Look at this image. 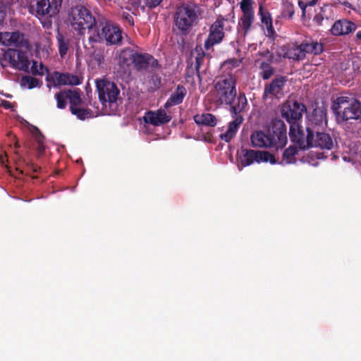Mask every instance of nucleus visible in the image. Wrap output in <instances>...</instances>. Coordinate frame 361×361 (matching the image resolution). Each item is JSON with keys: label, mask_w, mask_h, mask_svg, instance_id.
I'll use <instances>...</instances> for the list:
<instances>
[{"label": "nucleus", "mask_w": 361, "mask_h": 361, "mask_svg": "<svg viewBox=\"0 0 361 361\" xmlns=\"http://www.w3.org/2000/svg\"><path fill=\"white\" fill-rule=\"evenodd\" d=\"M306 111V106L303 103L296 100H287L281 106V114L290 126L298 124Z\"/></svg>", "instance_id": "nucleus-11"}, {"label": "nucleus", "mask_w": 361, "mask_h": 361, "mask_svg": "<svg viewBox=\"0 0 361 361\" xmlns=\"http://www.w3.org/2000/svg\"><path fill=\"white\" fill-rule=\"evenodd\" d=\"M68 97V90L60 91L55 94L57 102L56 106L59 109H62L66 108Z\"/></svg>", "instance_id": "nucleus-38"}, {"label": "nucleus", "mask_w": 361, "mask_h": 361, "mask_svg": "<svg viewBox=\"0 0 361 361\" xmlns=\"http://www.w3.org/2000/svg\"><path fill=\"white\" fill-rule=\"evenodd\" d=\"M68 99L70 102V111L73 109L78 108L82 106L83 102L80 97V92L79 90H68Z\"/></svg>", "instance_id": "nucleus-34"}, {"label": "nucleus", "mask_w": 361, "mask_h": 361, "mask_svg": "<svg viewBox=\"0 0 361 361\" xmlns=\"http://www.w3.org/2000/svg\"><path fill=\"white\" fill-rule=\"evenodd\" d=\"M200 52L197 54V55L195 57V70L199 74L200 68L201 66L202 65L203 61H204V52L202 50V48H200Z\"/></svg>", "instance_id": "nucleus-44"}, {"label": "nucleus", "mask_w": 361, "mask_h": 361, "mask_svg": "<svg viewBox=\"0 0 361 361\" xmlns=\"http://www.w3.org/2000/svg\"><path fill=\"white\" fill-rule=\"evenodd\" d=\"M267 29L266 35L269 37H273L276 34L274 28L272 25V22L265 25Z\"/></svg>", "instance_id": "nucleus-49"}, {"label": "nucleus", "mask_w": 361, "mask_h": 361, "mask_svg": "<svg viewBox=\"0 0 361 361\" xmlns=\"http://www.w3.org/2000/svg\"><path fill=\"white\" fill-rule=\"evenodd\" d=\"M28 7L29 11L38 18L54 17L61 9L63 0H34Z\"/></svg>", "instance_id": "nucleus-7"}, {"label": "nucleus", "mask_w": 361, "mask_h": 361, "mask_svg": "<svg viewBox=\"0 0 361 361\" xmlns=\"http://www.w3.org/2000/svg\"><path fill=\"white\" fill-rule=\"evenodd\" d=\"M105 1H107V2H110L112 0H104Z\"/></svg>", "instance_id": "nucleus-57"}, {"label": "nucleus", "mask_w": 361, "mask_h": 361, "mask_svg": "<svg viewBox=\"0 0 361 361\" xmlns=\"http://www.w3.org/2000/svg\"><path fill=\"white\" fill-rule=\"evenodd\" d=\"M187 94L186 88L182 85H178L176 90L171 94L169 98L167 99L164 106L165 109H169L173 106L178 105L181 104Z\"/></svg>", "instance_id": "nucleus-26"}, {"label": "nucleus", "mask_w": 361, "mask_h": 361, "mask_svg": "<svg viewBox=\"0 0 361 361\" xmlns=\"http://www.w3.org/2000/svg\"><path fill=\"white\" fill-rule=\"evenodd\" d=\"M286 82L287 78L286 76H280L274 79L269 85L265 86L264 91V96L271 94L277 97L282 93Z\"/></svg>", "instance_id": "nucleus-24"}, {"label": "nucleus", "mask_w": 361, "mask_h": 361, "mask_svg": "<svg viewBox=\"0 0 361 361\" xmlns=\"http://www.w3.org/2000/svg\"><path fill=\"white\" fill-rule=\"evenodd\" d=\"M36 129V134L35 135V140L37 142V150L39 156L42 155L45 151V146L44 144V137L38 128Z\"/></svg>", "instance_id": "nucleus-39"}, {"label": "nucleus", "mask_w": 361, "mask_h": 361, "mask_svg": "<svg viewBox=\"0 0 361 361\" xmlns=\"http://www.w3.org/2000/svg\"><path fill=\"white\" fill-rule=\"evenodd\" d=\"M44 71V67L42 63H40L39 66H38L37 61L32 62V65L31 66V72L33 75H43Z\"/></svg>", "instance_id": "nucleus-43"}, {"label": "nucleus", "mask_w": 361, "mask_h": 361, "mask_svg": "<svg viewBox=\"0 0 361 361\" xmlns=\"http://www.w3.org/2000/svg\"><path fill=\"white\" fill-rule=\"evenodd\" d=\"M272 148H283L287 143V129L285 123L281 119L272 121L267 132Z\"/></svg>", "instance_id": "nucleus-10"}, {"label": "nucleus", "mask_w": 361, "mask_h": 361, "mask_svg": "<svg viewBox=\"0 0 361 361\" xmlns=\"http://www.w3.org/2000/svg\"><path fill=\"white\" fill-rule=\"evenodd\" d=\"M99 99L103 108L111 107L116 103L120 90L114 82L107 80L97 81Z\"/></svg>", "instance_id": "nucleus-8"}, {"label": "nucleus", "mask_w": 361, "mask_h": 361, "mask_svg": "<svg viewBox=\"0 0 361 361\" xmlns=\"http://www.w3.org/2000/svg\"><path fill=\"white\" fill-rule=\"evenodd\" d=\"M243 16H241L239 25L241 26L245 33H247L253 23L255 15L254 10H244L242 11Z\"/></svg>", "instance_id": "nucleus-30"}, {"label": "nucleus", "mask_w": 361, "mask_h": 361, "mask_svg": "<svg viewBox=\"0 0 361 361\" xmlns=\"http://www.w3.org/2000/svg\"><path fill=\"white\" fill-rule=\"evenodd\" d=\"M320 0H310L305 1L308 6H314L319 2Z\"/></svg>", "instance_id": "nucleus-52"}, {"label": "nucleus", "mask_w": 361, "mask_h": 361, "mask_svg": "<svg viewBox=\"0 0 361 361\" xmlns=\"http://www.w3.org/2000/svg\"><path fill=\"white\" fill-rule=\"evenodd\" d=\"M289 136L291 142L297 145L302 150L312 147L313 137L314 136V130H311L307 125L305 127L298 123L290 126Z\"/></svg>", "instance_id": "nucleus-6"}, {"label": "nucleus", "mask_w": 361, "mask_h": 361, "mask_svg": "<svg viewBox=\"0 0 361 361\" xmlns=\"http://www.w3.org/2000/svg\"><path fill=\"white\" fill-rule=\"evenodd\" d=\"M15 154L16 155V159H18V161H16V165H17L16 169H17V171H19L20 174H23V171L19 169L21 162L25 164L27 166L30 167L34 172H37V171H38L37 166H34L33 164H30L28 162H27L25 161V159L19 154L18 152L16 151L15 152Z\"/></svg>", "instance_id": "nucleus-42"}, {"label": "nucleus", "mask_w": 361, "mask_h": 361, "mask_svg": "<svg viewBox=\"0 0 361 361\" xmlns=\"http://www.w3.org/2000/svg\"><path fill=\"white\" fill-rule=\"evenodd\" d=\"M298 152V149L295 145H290L286 149L283 153V161L286 164H293L296 161L295 155Z\"/></svg>", "instance_id": "nucleus-35"}, {"label": "nucleus", "mask_w": 361, "mask_h": 361, "mask_svg": "<svg viewBox=\"0 0 361 361\" xmlns=\"http://www.w3.org/2000/svg\"><path fill=\"white\" fill-rule=\"evenodd\" d=\"M71 112L73 115L76 116V117L80 120H85L86 118H91L92 116V111L91 109L82 107V106L73 109Z\"/></svg>", "instance_id": "nucleus-36"}, {"label": "nucleus", "mask_w": 361, "mask_h": 361, "mask_svg": "<svg viewBox=\"0 0 361 361\" xmlns=\"http://www.w3.org/2000/svg\"><path fill=\"white\" fill-rule=\"evenodd\" d=\"M254 162H269L274 164L276 163V160L275 157L269 152L243 149L239 157V170L252 164Z\"/></svg>", "instance_id": "nucleus-9"}, {"label": "nucleus", "mask_w": 361, "mask_h": 361, "mask_svg": "<svg viewBox=\"0 0 361 361\" xmlns=\"http://www.w3.org/2000/svg\"><path fill=\"white\" fill-rule=\"evenodd\" d=\"M122 29L112 20L103 16L98 17V23L91 35L87 37L90 48L96 44L104 43L106 46H120L123 42Z\"/></svg>", "instance_id": "nucleus-2"}, {"label": "nucleus", "mask_w": 361, "mask_h": 361, "mask_svg": "<svg viewBox=\"0 0 361 361\" xmlns=\"http://www.w3.org/2000/svg\"><path fill=\"white\" fill-rule=\"evenodd\" d=\"M163 0H145V6L149 8H154L159 6Z\"/></svg>", "instance_id": "nucleus-47"}, {"label": "nucleus", "mask_w": 361, "mask_h": 361, "mask_svg": "<svg viewBox=\"0 0 361 361\" xmlns=\"http://www.w3.org/2000/svg\"><path fill=\"white\" fill-rule=\"evenodd\" d=\"M357 25L346 18L339 19L334 22L330 30L334 36L347 35L355 32Z\"/></svg>", "instance_id": "nucleus-18"}, {"label": "nucleus", "mask_w": 361, "mask_h": 361, "mask_svg": "<svg viewBox=\"0 0 361 361\" xmlns=\"http://www.w3.org/2000/svg\"><path fill=\"white\" fill-rule=\"evenodd\" d=\"M295 15V6L288 0H282L281 17L288 20H292Z\"/></svg>", "instance_id": "nucleus-33"}, {"label": "nucleus", "mask_w": 361, "mask_h": 361, "mask_svg": "<svg viewBox=\"0 0 361 361\" xmlns=\"http://www.w3.org/2000/svg\"><path fill=\"white\" fill-rule=\"evenodd\" d=\"M0 105L6 109H11L12 107V104L10 102L3 99L1 100Z\"/></svg>", "instance_id": "nucleus-50"}, {"label": "nucleus", "mask_w": 361, "mask_h": 361, "mask_svg": "<svg viewBox=\"0 0 361 361\" xmlns=\"http://www.w3.org/2000/svg\"><path fill=\"white\" fill-rule=\"evenodd\" d=\"M171 117L169 116L165 110L159 109L157 111H149L144 116V121L147 123H150L154 126H159L169 123Z\"/></svg>", "instance_id": "nucleus-21"}, {"label": "nucleus", "mask_w": 361, "mask_h": 361, "mask_svg": "<svg viewBox=\"0 0 361 361\" xmlns=\"http://www.w3.org/2000/svg\"><path fill=\"white\" fill-rule=\"evenodd\" d=\"M252 0H242L240 2V9L244 10H253L252 8Z\"/></svg>", "instance_id": "nucleus-45"}, {"label": "nucleus", "mask_w": 361, "mask_h": 361, "mask_svg": "<svg viewBox=\"0 0 361 361\" xmlns=\"http://www.w3.org/2000/svg\"><path fill=\"white\" fill-rule=\"evenodd\" d=\"M302 52L306 54L319 55L324 51V44L312 38L305 39L300 44Z\"/></svg>", "instance_id": "nucleus-23"}, {"label": "nucleus", "mask_w": 361, "mask_h": 361, "mask_svg": "<svg viewBox=\"0 0 361 361\" xmlns=\"http://www.w3.org/2000/svg\"><path fill=\"white\" fill-rule=\"evenodd\" d=\"M331 109L339 125L361 121V102L350 96H340L332 101Z\"/></svg>", "instance_id": "nucleus-3"}, {"label": "nucleus", "mask_w": 361, "mask_h": 361, "mask_svg": "<svg viewBox=\"0 0 361 361\" xmlns=\"http://www.w3.org/2000/svg\"><path fill=\"white\" fill-rule=\"evenodd\" d=\"M51 80L54 86L78 85L80 84L78 76L68 73H61L58 71L53 73Z\"/></svg>", "instance_id": "nucleus-20"}, {"label": "nucleus", "mask_w": 361, "mask_h": 361, "mask_svg": "<svg viewBox=\"0 0 361 361\" xmlns=\"http://www.w3.org/2000/svg\"><path fill=\"white\" fill-rule=\"evenodd\" d=\"M0 44L6 47H27L28 42L25 39L24 35L20 32H1Z\"/></svg>", "instance_id": "nucleus-15"}, {"label": "nucleus", "mask_w": 361, "mask_h": 361, "mask_svg": "<svg viewBox=\"0 0 361 361\" xmlns=\"http://www.w3.org/2000/svg\"><path fill=\"white\" fill-rule=\"evenodd\" d=\"M231 116L233 118V121L228 123L227 130L220 135V138L226 142H229L235 136L240 124L244 120L243 116Z\"/></svg>", "instance_id": "nucleus-25"}, {"label": "nucleus", "mask_w": 361, "mask_h": 361, "mask_svg": "<svg viewBox=\"0 0 361 361\" xmlns=\"http://www.w3.org/2000/svg\"><path fill=\"white\" fill-rule=\"evenodd\" d=\"M39 80L30 75L23 76L21 79V85L27 86L29 89H32L39 85Z\"/></svg>", "instance_id": "nucleus-40"}, {"label": "nucleus", "mask_w": 361, "mask_h": 361, "mask_svg": "<svg viewBox=\"0 0 361 361\" xmlns=\"http://www.w3.org/2000/svg\"><path fill=\"white\" fill-rule=\"evenodd\" d=\"M298 5L302 11V18L306 17L307 8L308 7L307 3L302 0H298Z\"/></svg>", "instance_id": "nucleus-48"}, {"label": "nucleus", "mask_w": 361, "mask_h": 361, "mask_svg": "<svg viewBox=\"0 0 361 361\" xmlns=\"http://www.w3.org/2000/svg\"><path fill=\"white\" fill-rule=\"evenodd\" d=\"M224 21V18H219L209 27L208 37L204 43L206 51L210 50L214 46L222 42L225 37Z\"/></svg>", "instance_id": "nucleus-12"}, {"label": "nucleus", "mask_w": 361, "mask_h": 361, "mask_svg": "<svg viewBox=\"0 0 361 361\" xmlns=\"http://www.w3.org/2000/svg\"><path fill=\"white\" fill-rule=\"evenodd\" d=\"M279 55L284 59H293L300 61L305 59V55L302 52L300 44H288L279 49Z\"/></svg>", "instance_id": "nucleus-19"}, {"label": "nucleus", "mask_w": 361, "mask_h": 361, "mask_svg": "<svg viewBox=\"0 0 361 361\" xmlns=\"http://www.w3.org/2000/svg\"><path fill=\"white\" fill-rule=\"evenodd\" d=\"M355 39L357 41H360V42L361 41V31L357 32V33L355 35Z\"/></svg>", "instance_id": "nucleus-53"}, {"label": "nucleus", "mask_w": 361, "mask_h": 361, "mask_svg": "<svg viewBox=\"0 0 361 361\" xmlns=\"http://www.w3.org/2000/svg\"><path fill=\"white\" fill-rule=\"evenodd\" d=\"M259 68L262 70L261 75L264 80L269 79L274 74V68L267 62H262Z\"/></svg>", "instance_id": "nucleus-37"}, {"label": "nucleus", "mask_w": 361, "mask_h": 361, "mask_svg": "<svg viewBox=\"0 0 361 361\" xmlns=\"http://www.w3.org/2000/svg\"><path fill=\"white\" fill-rule=\"evenodd\" d=\"M251 142L253 147L259 148H272L268 135L262 130L254 132L251 135Z\"/></svg>", "instance_id": "nucleus-28"}, {"label": "nucleus", "mask_w": 361, "mask_h": 361, "mask_svg": "<svg viewBox=\"0 0 361 361\" xmlns=\"http://www.w3.org/2000/svg\"><path fill=\"white\" fill-rule=\"evenodd\" d=\"M5 96H6V97H8V98H10V97H11V96L10 94H5Z\"/></svg>", "instance_id": "nucleus-56"}, {"label": "nucleus", "mask_w": 361, "mask_h": 361, "mask_svg": "<svg viewBox=\"0 0 361 361\" xmlns=\"http://www.w3.org/2000/svg\"><path fill=\"white\" fill-rule=\"evenodd\" d=\"M83 44H84V48H85V49H87V48H88V47H87V44H86L85 43V41H84V40H83Z\"/></svg>", "instance_id": "nucleus-55"}, {"label": "nucleus", "mask_w": 361, "mask_h": 361, "mask_svg": "<svg viewBox=\"0 0 361 361\" xmlns=\"http://www.w3.org/2000/svg\"><path fill=\"white\" fill-rule=\"evenodd\" d=\"M121 18L123 20H126L130 25H134V19L133 16L128 12H123L121 13Z\"/></svg>", "instance_id": "nucleus-46"}, {"label": "nucleus", "mask_w": 361, "mask_h": 361, "mask_svg": "<svg viewBox=\"0 0 361 361\" xmlns=\"http://www.w3.org/2000/svg\"><path fill=\"white\" fill-rule=\"evenodd\" d=\"M259 15L260 16L262 23L265 26L272 22L271 14L264 9L262 4H259Z\"/></svg>", "instance_id": "nucleus-41"}, {"label": "nucleus", "mask_w": 361, "mask_h": 361, "mask_svg": "<svg viewBox=\"0 0 361 361\" xmlns=\"http://www.w3.org/2000/svg\"><path fill=\"white\" fill-rule=\"evenodd\" d=\"M68 20L72 29L83 38L85 30H87L88 36L91 35L98 23V18H96L90 10L81 4L71 8Z\"/></svg>", "instance_id": "nucleus-4"}, {"label": "nucleus", "mask_w": 361, "mask_h": 361, "mask_svg": "<svg viewBox=\"0 0 361 361\" xmlns=\"http://www.w3.org/2000/svg\"><path fill=\"white\" fill-rule=\"evenodd\" d=\"M327 157H328V155L326 154L324 152H317L316 153V157L318 159H326Z\"/></svg>", "instance_id": "nucleus-51"}, {"label": "nucleus", "mask_w": 361, "mask_h": 361, "mask_svg": "<svg viewBox=\"0 0 361 361\" xmlns=\"http://www.w3.org/2000/svg\"><path fill=\"white\" fill-rule=\"evenodd\" d=\"M337 141L333 139L331 135L327 133L319 130L314 133L313 137L312 147H319L322 149L332 150L337 147Z\"/></svg>", "instance_id": "nucleus-17"}, {"label": "nucleus", "mask_w": 361, "mask_h": 361, "mask_svg": "<svg viewBox=\"0 0 361 361\" xmlns=\"http://www.w3.org/2000/svg\"><path fill=\"white\" fill-rule=\"evenodd\" d=\"M235 99V101L234 100L233 103L227 106H230L231 116H241L240 113L245 111L247 105V100L243 92L239 93L238 96L236 95Z\"/></svg>", "instance_id": "nucleus-27"}, {"label": "nucleus", "mask_w": 361, "mask_h": 361, "mask_svg": "<svg viewBox=\"0 0 361 361\" xmlns=\"http://www.w3.org/2000/svg\"><path fill=\"white\" fill-rule=\"evenodd\" d=\"M327 8H330V7L325 4L320 7L319 11L315 14L312 20L316 25L323 26L324 23H329L330 17L326 13Z\"/></svg>", "instance_id": "nucleus-32"}, {"label": "nucleus", "mask_w": 361, "mask_h": 361, "mask_svg": "<svg viewBox=\"0 0 361 361\" xmlns=\"http://www.w3.org/2000/svg\"><path fill=\"white\" fill-rule=\"evenodd\" d=\"M306 124L311 130H314V133L319 130H323L327 125L326 113L322 109H314L309 116Z\"/></svg>", "instance_id": "nucleus-16"}, {"label": "nucleus", "mask_w": 361, "mask_h": 361, "mask_svg": "<svg viewBox=\"0 0 361 361\" xmlns=\"http://www.w3.org/2000/svg\"><path fill=\"white\" fill-rule=\"evenodd\" d=\"M56 38L59 54L61 57L63 58L66 55L68 52L70 40L62 32H61L59 29Z\"/></svg>", "instance_id": "nucleus-31"}, {"label": "nucleus", "mask_w": 361, "mask_h": 361, "mask_svg": "<svg viewBox=\"0 0 361 361\" xmlns=\"http://www.w3.org/2000/svg\"><path fill=\"white\" fill-rule=\"evenodd\" d=\"M193 118L195 123L198 126L214 127L217 123L216 116L209 113L197 114L194 116Z\"/></svg>", "instance_id": "nucleus-29"}, {"label": "nucleus", "mask_w": 361, "mask_h": 361, "mask_svg": "<svg viewBox=\"0 0 361 361\" xmlns=\"http://www.w3.org/2000/svg\"><path fill=\"white\" fill-rule=\"evenodd\" d=\"M14 147H15V148H16V149H18V148H19V147H20V145H19L18 142H17V141H16V142H15V145H14Z\"/></svg>", "instance_id": "nucleus-54"}, {"label": "nucleus", "mask_w": 361, "mask_h": 361, "mask_svg": "<svg viewBox=\"0 0 361 361\" xmlns=\"http://www.w3.org/2000/svg\"><path fill=\"white\" fill-rule=\"evenodd\" d=\"M133 66L137 71H147L149 68L157 70L161 68L159 61L148 53L135 52Z\"/></svg>", "instance_id": "nucleus-13"}, {"label": "nucleus", "mask_w": 361, "mask_h": 361, "mask_svg": "<svg viewBox=\"0 0 361 361\" xmlns=\"http://www.w3.org/2000/svg\"><path fill=\"white\" fill-rule=\"evenodd\" d=\"M204 13L202 6L195 1H187L176 7L173 14V30L177 34L187 36L198 24Z\"/></svg>", "instance_id": "nucleus-1"}, {"label": "nucleus", "mask_w": 361, "mask_h": 361, "mask_svg": "<svg viewBox=\"0 0 361 361\" xmlns=\"http://www.w3.org/2000/svg\"><path fill=\"white\" fill-rule=\"evenodd\" d=\"M5 58L7 59L11 65L19 70L27 71L29 68L30 61L23 51L15 49H8L5 53Z\"/></svg>", "instance_id": "nucleus-14"}, {"label": "nucleus", "mask_w": 361, "mask_h": 361, "mask_svg": "<svg viewBox=\"0 0 361 361\" xmlns=\"http://www.w3.org/2000/svg\"><path fill=\"white\" fill-rule=\"evenodd\" d=\"M135 51L130 47L124 48L116 56L117 63L120 68L126 71L133 63Z\"/></svg>", "instance_id": "nucleus-22"}, {"label": "nucleus", "mask_w": 361, "mask_h": 361, "mask_svg": "<svg viewBox=\"0 0 361 361\" xmlns=\"http://www.w3.org/2000/svg\"><path fill=\"white\" fill-rule=\"evenodd\" d=\"M236 84V77L232 74L225 75L215 82L214 97L218 106H227L233 102L237 94Z\"/></svg>", "instance_id": "nucleus-5"}]
</instances>
